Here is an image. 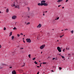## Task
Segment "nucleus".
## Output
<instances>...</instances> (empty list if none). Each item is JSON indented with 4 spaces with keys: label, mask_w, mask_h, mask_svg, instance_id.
I'll return each mask as SVG.
<instances>
[{
    "label": "nucleus",
    "mask_w": 74,
    "mask_h": 74,
    "mask_svg": "<svg viewBox=\"0 0 74 74\" xmlns=\"http://www.w3.org/2000/svg\"><path fill=\"white\" fill-rule=\"evenodd\" d=\"M11 6L12 7H15V8H20L19 5H15V2H14L12 3Z\"/></svg>",
    "instance_id": "nucleus-1"
},
{
    "label": "nucleus",
    "mask_w": 74,
    "mask_h": 74,
    "mask_svg": "<svg viewBox=\"0 0 74 74\" xmlns=\"http://www.w3.org/2000/svg\"><path fill=\"white\" fill-rule=\"evenodd\" d=\"M38 5L40 6H42V5H44V6H48V3H41H41H38Z\"/></svg>",
    "instance_id": "nucleus-2"
},
{
    "label": "nucleus",
    "mask_w": 74,
    "mask_h": 74,
    "mask_svg": "<svg viewBox=\"0 0 74 74\" xmlns=\"http://www.w3.org/2000/svg\"><path fill=\"white\" fill-rule=\"evenodd\" d=\"M57 49L59 52H62V50H61L62 48L61 47L60 48V47H57Z\"/></svg>",
    "instance_id": "nucleus-3"
},
{
    "label": "nucleus",
    "mask_w": 74,
    "mask_h": 74,
    "mask_svg": "<svg viewBox=\"0 0 74 74\" xmlns=\"http://www.w3.org/2000/svg\"><path fill=\"white\" fill-rule=\"evenodd\" d=\"M45 46V45H43L40 47V49H43L44 48Z\"/></svg>",
    "instance_id": "nucleus-4"
},
{
    "label": "nucleus",
    "mask_w": 74,
    "mask_h": 74,
    "mask_svg": "<svg viewBox=\"0 0 74 74\" xmlns=\"http://www.w3.org/2000/svg\"><path fill=\"white\" fill-rule=\"evenodd\" d=\"M26 40L27 42L29 43H30V42H31V39H30V38H27L26 39Z\"/></svg>",
    "instance_id": "nucleus-5"
},
{
    "label": "nucleus",
    "mask_w": 74,
    "mask_h": 74,
    "mask_svg": "<svg viewBox=\"0 0 74 74\" xmlns=\"http://www.w3.org/2000/svg\"><path fill=\"white\" fill-rule=\"evenodd\" d=\"M17 18V16L15 15L13 16L12 17V19H16V18Z\"/></svg>",
    "instance_id": "nucleus-6"
},
{
    "label": "nucleus",
    "mask_w": 74,
    "mask_h": 74,
    "mask_svg": "<svg viewBox=\"0 0 74 74\" xmlns=\"http://www.w3.org/2000/svg\"><path fill=\"white\" fill-rule=\"evenodd\" d=\"M41 25L40 24H39L38 26L37 27V28H38V29H39V28H40L41 27Z\"/></svg>",
    "instance_id": "nucleus-7"
},
{
    "label": "nucleus",
    "mask_w": 74,
    "mask_h": 74,
    "mask_svg": "<svg viewBox=\"0 0 74 74\" xmlns=\"http://www.w3.org/2000/svg\"><path fill=\"white\" fill-rule=\"evenodd\" d=\"M46 2V1L45 0H42L41 1V3L42 4H44L45 3H45Z\"/></svg>",
    "instance_id": "nucleus-8"
},
{
    "label": "nucleus",
    "mask_w": 74,
    "mask_h": 74,
    "mask_svg": "<svg viewBox=\"0 0 74 74\" xmlns=\"http://www.w3.org/2000/svg\"><path fill=\"white\" fill-rule=\"evenodd\" d=\"M16 71L15 70H14L12 72V74H16Z\"/></svg>",
    "instance_id": "nucleus-9"
},
{
    "label": "nucleus",
    "mask_w": 74,
    "mask_h": 74,
    "mask_svg": "<svg viewBox=\"0 0 74 74\" xmlns=\"http://www.w3.org/2000/svg\"><path fill=\"white\" fill-rule=\"evenodd\" d=\"M63 1V0H58L57 1V3H60V2H62Z\"/></svg>",
    "instance_id": "nucleus-10"
},
{
    "label": "nucleus",
    "mask_w": 74,
    "mask_h": 74,
    "mask_svg": "<svg viewBox=\"0 0 74 74\" xmlns=\"http://www.w3.org/2000/svg\"><path fill=\"white\" fill-rule=\"evenodd\" d=\"M8 12H9V9L8 8L6 10V12L8 13Z\"/></svg>",
    "instance_id": "nucleus-11"
},
{
    "label": "nucleus",
    "mask_w": 74,
    "mask_h": 74,
    "mask_svg": "<svg viewBox=\"0 0 74 74\" xmlns=\"http://www.w3.org/2000/svg\"><path fill=\"white\" fill-rule=\"evenodd\" d=\"M59 19V17H56V18L55 19V20H58Z\"/></svg>",
    "instance_id": "nucleus-12"
},
{
    "label": "nucleus",
    "mask_w": 74,
    "mask_h": 74,
    "mask_svg": "<svg viewBox=\"0 0 74 74\" xmlns=\"http://www.w3.org/2000/svg\"><path fill=\"white\" fill-rule=\"evenodd\" d=\"M12 32H11L10 33V35H9V36L10 37V36H12Z\"/></svg>",
    "instance_id": "nucleus-13"
},
{
    "label": "nucleus",
    "mask_w": 74,
    "mask_h": 74,
    "mask_svg": "<svg viewBox=\"0 0 74 74\" xmlns=\"http://www.w3.org/2000/svg\"><path fill=\"white\" fill-rule=\"evenodd\" d=\"M26 5H27V2H26L25 3V4L23 5V6H25Z\"/></svg>",
    "instance_id": "nucleus-14"
},
{
    "label": "nucleus",
    "mask_w": 74,
    "mask_h": 74,
    "mask_svg": "<svg viewBox=\"0 0 74 74\" xmlns=\"http://www.w3.org/2000/svg\"><path fill=\"white\" fill-rule=\"evenodd\" d=\"M18 71H21V72H23V71L22 70L19 69L18 70Z\"/></svg>",
    "instance_id": "nucleus-15"
},
{
    "label": "nucleus",
    "mask_w": 74,
    "mask_h": 74,
    "mask_svg": "<svg viewBox=\"0 0 74 74\" xmlns=\"http://www.w3.org/2000/svg\"><path fill=\"white\" fill-rule=\"evenodd\" d=\"M14 36H13L12 37V40H14Z\"/></svg>",
    "instance_id": "nucleus-16"
},
{
    "label": "nucleus",
    "mask_w": 74,
    "mask_h": 74,
    "mask_svg": "<svg viewBox=\"0 0 74 74\" xmlns=\"http://www.w3.org/2000/svg\"><path fill=\"white\" fill-rule=\"evenodd\" d=\"M71 33H72V34H73V33H74V31L72 30V31H71Z\"/></svg>",
    "instance_id": "nucleus-17"
},
{
    "label": "nucleus",
    "mask_w": 74,
    "mask_h": 74,
    "mask_svg": "<svg viewBox=\"0 0 74 74\" xmlns=\"http://www.w3.org/2000/svg\"><path fill=\"white\" fill-rule=\"evenodd\" d=\"M7 29H6V28H5V27H4L3 28V30H6Z\"/></svg>",
    "instance_id": "nucleus-18"
},
{
    "label": "nucleus",
    "mask_w": 74,
    "mask_h": 74,
    "mask_svg": "<svg viewBox=\"0 0 74 74\" xmlns=\"http://www.w3.org/2000/svg\"><path fill=\"white\" fill-rule=\"evenodd\" d=\"M15 29H17L16 28V27H14V28H13V30H15Z\"/></svg>",
    "instance_id": "nucleus-19"
},
{
    "label": "nucleus",
    "mask_w": 74,
    "mask_h": 74,
    "mask_svg": "<svg viewBox=\"0 0 74 74\" xmlns=\"http://www.w3.org/2000/svg\"><path fill=\"white\" fill-rule=\"evenodd\" d=\"M30 56H31V55L30 54H29L28 55V57H29V58H31V57Z\"/></svg>",
    "instance_id": "nucleus-20"
},
{
    "label": "nucleus",
    "mask_w": 74,
    "mask_h": 74,
    "mask_svg": "<svg viewBox=\"0 0 74 74\" xmlns=\"http://www.w3.org/2000/svg\"><path fill=\"white\" fill-rule=\"evenodd\" d=\"M34 63H35V64H37V63H38L37 62H36V61H35L34 62Z\"/></svg>",
    "instance_id": "nucleus-21"
},
{
    "label": "nucleus",
    "mask_w": 74,
    "mask_h": 74,
    "mask_svg": "<svg viewBox=\"0 0 74 74\" xmlns=\"http://www.w3.org/2000/svg\"><path fill=\"white\" fill-rule=\"evenodd\" d=\"M53 69H55V68H56V66H53Z\"/></svg>",
    "instance_id": "nucleus-22"
},
{
    "label": "nucleus",
    "mask_w": 74,
    "mask_h": 74,
    "mask_svg": "<svg viewBox=\"0 0 74 74\" xmlns=\"http://www.w3.org/2000/svg\"><path fill=\"white\" fill-rule=\"evenodd\" d=\"M29 24H30V22H28V23L26 24V25H29Z\"/></svg>",
    "instance_id": "nucleus-23"
},
{
    "label": "nucleus",
    "mask_w": 74,
    "mask_h": 74,
    "mask_svg": "<svg viewBox=\"0 0 74 74\" xmlns=\"http://www.w3.org/2000/svg\"><path fill=\"white\" fill-rule=\"evenodd\" d=\"M64 35H62V36H60V38H62L63 37V36H64Z\"/></svg>",
    "instance_id": "nucleus-24"
},
{
    "label": "nucleus",
    "mask_w": 74,
    "mask_h": 74,
    "mask_svg": "<svg viewBox=\"0 0 74 74\" xmlns=\"http://www.w3.org/2000/svg\"><path fill=\"white\" fill-rule=\"evenodd\" d=\"M42 64H46L47 63L46 62H42Z\"/></svg>",
    "instance_id": "nucleus-25"
},
{
    "label": "nucleus",
    "mask_w": 74,
    "mask_h": 74,
    "mask_svg": "<svg viewBox=\"0 0 74 74\" xmlns=\"http://www.w3.org/2000/svg\"><path fill=\"white\" fill-rule=\"evenodd\" d=\"M66 49L67 50H68V49H69V48H68L67 47L66 48Z\"/></svg>",
    "instance_id": "nucleus-26"
},
{
    "label": "nucleus",
    "mask_w": 74,
    "mask_h": 74,
    "mask_svg": "<svg viewBox=\"0 0 74 74\" xmlns=\"http://www.w3.org/2000/svg\"><path fill=\"white\" fill-rule=\"evenodd\" d=\"M62 56V59H63L64 58V56Z\"/></svg>",
    "instance_id": "nucleus-27"
},
{
    "label": "nucleus",
    "mask_w": 74,
    "mask_h": 74,
    "mask_svg": "<svg viewBox=\"0 0 74 74\" xmlns=\"http://www.w3.org/2000/svg\"><path fill=\"white\" fill-rule=\"evenodd\" d=\"M66 1H65L66 3H67V2H68L69 1V0H66Z\"/></svg>",
    "instance_id": "nucleus-28"
},
{
    "label": "nucleus",
    "mask_w": 74,
    "mask_h": 74,
    "mask_svg": "<svg viewBox=\"0 0 74 74\" xmlns=\"http://www.w3.org/2000/svg\"><path fill=\"white\" fill-rule=\"evenodd\" d=\"M35 59H36V58H33L32 59V60H35Z\"/></svg>",
    "instance_id": "nucleus-29"
},
{
    "label": "nucleus",
    "mask_w": 74,
    "mask_h": 74,
    "mask_svg": "<svg viewBox=\"0 0 74 74\" xmlns=\"http://www.w3.org/2000/svg\"><path fill=\"white\" fill-rule=\"evenodd\" d=\"M65 49H64L63 50V52H64L65 51Z\"/></svg>",
    "instance_id": "nucleus-30"
},
{
    "label": "nucleus",
    "mask_w": 74,
    "mask_h": 74,
    "mask_svg": "<svg viewBox=\"0 0 74 74\" xmlns=\"http://www.w3.org/2000/svg\"><path fill=\"white\" fill-rule=\"evenodd\" d=\"M59 70H62V67H59Z\"/></svg>",
    "instance_id": "nucleus-31"
},
{
    "label": "nucleus",
    "mask_w": 74,
    "mask_h": 74,
    "mask_svg": "<svg viewBox=\"0 0 74 74\" xmlns=\"http://www.w3.org/2000/svg\"><path fill=\"white\" fill-rule=\"evenodd\" d=\"M17 36H18V37H20V35L19 34H18L17 35Z\"/></svg>",
    "instance_id": "nucleus-32"
},
{
    "label": "nucleus",
    "mask_w": 74,
    "mask_h": 74,
    "mask_svg": "<svg viewBox=\"0 0 74 74\" xmlns=\"http://www.w3.org/2000/svg\"><path fill=\"white\" fill-rule=\"evenodd\" d=\"M28 8V11H29V10H30V8H29V7H28V8Z\"/></svg>",
    "instance_id": "nucleus-33"
},
{
    "label": "nucleus",
    "mask_w": 74,
    "mask_h": 74,
    "mask_svg": "<svg viewBox=\"0 0 74 74\" xmlns=\"http://www.w3.org/2000/svg\"><path fill=\"white\" fill-rule=\"evenodd\" d=\"M47 34L48 36H49V33H47Z\"/></svg>",
    "instance_id": "nucleus-34"
},
{
    "label": "nucleus",
    "mask_w": 74,
    "mask_h": 74,
    "mask_svg": "<svg viewBox=\"0 0 74 74\" xmlns=\"http://www.w3.org/2000/svg\"><path fill=\"white\" fill-rule=\"evenodd\" d=\"M24 66H25V65H22L21 67H24Z\"/></svg>",
    "instance_id": "nucleus-35"
},
{
    "label": "nucleus",
    "mask_w": 74,
    "mask_h": 74,
    "mask_svg": "<svg viewBox=\"0 0 74 74\" xmlns=\"http://www.w3.org/2000/svg\"><path fill=\"white\" fill-rule=\"evenodd\" d=\"M68 30V29H65V30Z\"/></svg>",
    "instance_id": "nucleus-36"
},
{
    "label": "nucleus",
    "mask_w": 74,
    "mask_h": 74,
    "mask_svg": "<svg viewBox=\"0 0 74 74\" xmlns=\"http://www.w3.org/2000/svg\"><path fill=\"white\" fill-rule=\"evenodd\" d=\"M43 16H44L45 15V14H44V13H43Z\"/></svg>",
    "instance_id": "nucleus-37"
},
{
    "label": "nucleus",
    "mask_w": 74,
    "mask_h": 74,
    "mask_svg": "<svg viewBox=\"0 0 74 74\" xmlns=\"http://www.w3.org/2000/svg\"><path fill=\"white\" fill-rule=\"evenodd\" d=\"M60 6H61V5H59L58 6V7H60Z\"/></svg>",
    "instance_id": "nucleus-38"
},
{
    "label": "nucleus",
    "mask_w": 74,
    "mask_h": 74,
    "mask_svg": "<svg viewBox=\"0 0 74 74\" xmlns=\"http://www.w3.org/2000/svg\"><path fill=\"white\" fill-rule=\"evenodd\" d=\"M21 35H23V34L21 33Z\"/></svg>",
    "instance_id": "nucleus-39"
},
{
    "label": "nucleus",
    "mask_w": 74,
    "mask_h": 74,
    "mask_svg": "<svg viewBox=\"0 0 74 74\" xmlns=\"http://www.w3.org/2000/svg\"><path fill=\"white\" fill-rule=\"evenodd\" d=\"M55 59V58H53L52 60H54Z\"/></svg>",
    "instance_id": "nucleus-40"
},
{
    "label": "nucleus",
    "mask_w": 74,
    "mask_h": 74,
    "mask_svg": "<svg viewBox=\"0 0 74 74\" xmlns=\"http://www.w3.org/2000/svg\"><path fill=\"white\" fill-rule=\"evenodd\" d=\"M1 48V46L0 45V48Z\"/></svg>",
    "instance_id": "nucleus-41"
},
{
    "label": "nucleus",
    "mask_w": 74,
    "mask_h": 74,
    "mask_svg": "<svg viewBox=\"0 0 74 74\" xmlns=\"http://www.w3.org/2000/svg\"><path fill=\"white\" fill-rule=\"evenodd\" d=\"M27 17L28 18H30V16H27Z\"/></svg>",
    "instance_id": "nucleus-42"
},
{
    "label": "nucleus",
    "mask_w": 74,
    "mask_h": 74,
    "mask_svg": "<svg viewBox=\"0 0 74 74\" xmlns=\"http://www.w3.org/2000/svg\"><path fill=\"white\" fill-rule=\"evenodd\" d=\"M68 55V56H70V54H69Z\"/></svg>",
    "instance_id": "nucleus-43"
},
{
    "label": "nucleus",
    "mask_w": 74,
    "mask_h": 74,
    "mask_svg": "<svg viewBox=\"0 0 74 74\" xmlns=\"http://www.w3.org/2000/svg\"><path fill=\"white\" fill-rule=\"evenodd\" d=\"M37 74H39V72H38L37 73Z\"/></svg>",
    "instance_id": "nucleus-44"
},
{
    "label": "nucleus",
    "mask_w": 74,
    "mask_h": 74,
    "mask_svg": "<svg viewBox=\"0 0 74 74\" xmlns=\"http://www.w3.org/2000/svg\"><path fill=\"white\" fill-rule=\"evenodd\" d=\"M11 68H12V67L10 66V69H11Z\"/></svg>",
    "instance_id": "nucleus-45"
},
{
    "label": "nucleus",
    "mask_w": 74,
    "mask_h": 74,
    "mask_svg": "<svg viewBox=\"0 0 74 74\" xmlns=\"http://www.w3.org/2000/svg\"><path fill=\"white\" fill-rule=\"evenodd\" d=\"M20 49H23V48H20Z\"/></svg>",
    "instance_id": "nucleus-46"
},
{
    "label": "nucleus",
    "mask_w": 74,
    "mask_h": 74,
    "mask_svg": "<svg viewBox=\"0 0 74 74\" xmlns=\"http://www.w3.org/2000/svg\"><path fill=\"white\" fill-rule=\"evenodd\" d=\"M37 67H40V66H37Z\"/></svg>",
    "instance_id": "nucleus-47"
},
{
    "label": "nucleus",
    "mask_w": 74,
    "mask_h": 74,
    "mask_svg": "<svg viewBox=\"0 0 74 74\" xmlns=\"http://www.w3.org/2000/svg\"><path fill=\"white\" fill-rule=\"evenodd\" d=\"M51 71H52V72H53V70H51Z\"/></svg>",
    "instance_id": "nucleus-48"
},
{
    "label": "nucleus",
    "mask_w": 74,
    "mask_h": 74,
    "mask_svg": "<svg viewBox=\"0 0 74 74\" xmlns=\"http://www.w3.org/2000/svg\"><path fill=\"white\" fill-rule=\"evenodd\" d=\"M37 39H38V40H39V39L38 38V37L37 38Z\"/></svg>",
    "instance_id": "nucleus-49"
},
{
    "label": "nucleus",
    "mask_w": 74,
    "mask_h": 74,
    "mask_svg": "<svg viewBox=\"0 0 74 74\" xmlns=\"http://www.w3.org/2000/svg\"><path fill=\"white\" fill-rule=\"evenodd\" d=\"M64 8V7H62V8H63V9Z\"/></svg>",
    "instance_id": "nucleus-50"
},
{
    "label": "nucleus",
    "mask_w": 74,
    "mask_h": 74,
    "mask_svg": "<svg viewBox=\"0 0 74 74\" xmlns=\"http://www.w3.org/2000/svg\"><path fill=\"white\" fill-rule=\"evenodd\" d=\"M45 12L46 13H47V11H45Z\"/></svg>",
    "instance_id": "nucleus-51"
},
{
    "label": "nucleus",
    "mask_w": 74,
    "mask_h": 74,
    "mask_svg": "<svg viewBox=\"0 0 74 74\" xmlns=\"http://www.w3.org/2000/svg\"><path fill=\"white\" fill-rule=\"evenodd\" d=\"M0 69H3V68H2V67H0Z\"/></svg>",
    "instance_id": "nucleus-52"
},
{
    "label": "nucleus",
    "mask_w": 74,
    "mask_h": 74,
    "mask_svg": "<svg viewBox=\"0 0 74 74\" xmlns=\"http://www.w3.org/2000/svg\"><path fill=\"white\" fill-rule=\"evenodd\" d=\"M42 52H41V54H42Z\"/></svg>",
    "instance_id": "nucleus-53"
},
{
    "label": "nucleus",
    "mask_w": 74,
    "mask_h": 74,
    "mask_svg": "<svg viewBox=\"0 0 74 74\" xmlns=\"http://www.w3.org/2000/svg\"><path fill=\"white\" fill-rule=\"evenodd\" d=\"M0 13H1V12L0 11Z\"/></svg>",
    "instance_id": "nucleus-54"
},
{
    "label": "nucleus",
    "mask_w": 74,
    "mask_h": 74,
    "mask_svg": "<svg viewBox=\"0 0 74 74\" xmlns=\"http://www.w3.org/2000/svg\"><path fill=\"white\" fill-rule=\"evenodd\" d=\"M23 42H25V41L23 40Z\"/></svg>",
    "instance_id": "nucleus-55"
},
{
    "label": "nucleus",
    "mask_w": 74,
    "mask_h": 74,
    "mask_svg": "<svg viewBox=\"0 0 74 74\" xmlns=\"http://www.w3.org/2000/svg\"><path fill=\"white\" fill-rule=\"evenodd\" d=\"M3 65H4V66H5V64H3Z\"/></svg>",
    "instance_id": "nucleus-56"
},
{
    "label": "nucleus",
    "mask_w": 74,
    "mask_h": 74,
    "mask_svg": "<svg viewBox=\"0 0 74 74\" xmlns=\"http://www.w3.org/2000/svg\"><path fill=\"white\" fill-rule=\"evenodd\" d=\"M57 41L58 42V41H59V40H57Z\"/></svg>",
    "instance_id": "nucleus-57"
},
{
    "label": "nucleus",
    "mask_w": 74,
    "mask_h": 74,
    "mask_svg": "<svg viewBox=\"0 0 74 74\" xmlns=\"http://www.w3.org/2000/svg\"><path fill=\"white\" fill-rule=\"evenodd\" d=\"M40 67H41V65L40 64Z\"/></svg>",
    "instance_id": "nucleus-58"
},
{
    "label": "nucleus",
    "mask_w": 74,
    "mask_h": 74,
    "mask_svg": "<svg viewBox=\"0 0 74 74\" xmlns=\"http://www.w3.org/2000/svg\"><path fill=\"white\" fill-rule=\"evenodd\" d=\"M16 22L15 23V25H16Z\"/></svg>",
    "instance_id": "nucleus-59"
},
{
    "label": "nucleus",
    "mask_w": 74,
    "mask_h": 74,
    "mask_svg": "<svg viewBox=\"0 0 74 74\" xmlns=\"http://www.w3.org/2000/svg\"><path fill=\"white\" fill-rule=\"evenodd\" d=\"M55 19H54L53 20V21H55Z\"/></svg>",
    "instance_id": "nucleus-60"
},
{
    "label": "nucleus",
    "mask_w": 74,
    "mask_h": 74,
    "mask_svg": "<svg viewBox=\"0 0 74 74\" xmlns=\"http://www.w3.org/2000/svg\"><path fill=\"white\" fill-rule=\"evenodd\" d=\"M62 31H63V30H61Z\"/></svg>",
    "instance_id": "nucleus-61"
},
{
    "label": "nucleus",
    "mask_w": 74,
    "mask_h": 74,
    "mask_svg": "<svg viewBox=\"0 0 74 74\" xmlns=\"http://www.w3.org/2000/svg\"><path fill=\"white\" fill-rule=\"evenodd\" d=\"M41 64H42V63H41L40 64L41 65Z\"/></svg>",
    "instance_id": "nucleus-62"
},
{
    "label": "nucleus",
    "mask_w": 74,
    "mask_h": 74,
    "mask_svg": "<svg viewBox=\"0 0 74 74\" xmlns=\"http://www.w3.org/2000/svg\"><path fill=\"white\" fill-rule=\"evenodd\" d=\"M59 55H60V56H61V55H60V54H59Z\"/></svg>",
    "instance_id": "nucleus-63"
},
{
    "label": "nucleus",
    "mask_w": 74,
    "mask_h": 74,
    "mask_svg": "<svg viewBox=\"0 0 74 74\" xmlns=\"http://www.w3.org/2000/svg\"><path fill=\"white\" fill-rule=\"evenodd\" d=\"M25 35H24V37H25Z\"/></svg>",
    "instance_id": "nucleus-64"
}]
</instances>
